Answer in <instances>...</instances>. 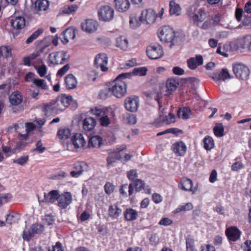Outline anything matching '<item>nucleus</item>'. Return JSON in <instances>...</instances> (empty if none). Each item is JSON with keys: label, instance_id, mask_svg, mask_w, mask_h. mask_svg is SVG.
<instances>
[{"label": "nucleus", "instance_id": "obj_1", "mask_svg": "<svg viewBox=\"0 0 251 251\" xmlns=\"http://www.w3.org/2000/svg\"><path fill=\"white\" fill-rule=\"evenodd\" d=\"M131 76V74L130 73H122L112 82L109 90L114 96L117 98H121L126 94L127 85L124 80L129 78Z\"/></svg>", "mask_w": 251, "mask_h": 251}, {"label": "nucleus", "instance_id": "obj_2", "mask_svg": "<svg viewBox=\"0 0 251 251\" xmlns=\"http://www.w3.org/2000/svg\"><path fill=\"white\" fill-rule=\"evenodd\" d=\"M156 17V13L153 9H146L142 11L139 21H137L135 17H132L130 19L129 23L133 27H136L139 26L142 23H145L147 24L153 23Z\"/></svg>", "mask_w": 251, "mask_h": 251}, {"label": "nucleus", "instance_id": "obj_3", "mask_svg": "<svg viewBox=\"0 0 251 251\" xmlns=\"http://www.w3.org/2000/svg\"><path fill=\"white\" fill-rule=\"evenodd\" d=\"M187 14L190 20L198 26H200L206 16L205 12L202 8H198L195 5L191 6L187 9Z\"/></svg>", "mask_w": 251, "mask_h": 251}, {"label": "nucleus", "instance_id": "obj_4", "mask_svg": "<svg viewBox=\"0 0 251 251\" xmlns=\"http://www.w3.org/2000/svg\"><path fill=\"white\" fill-rule=\"evenodd\" d=\"M159 31L158 37L161 41L171 43V46L178 43V37L175 35L173 29L169 26H164Z\"/></svg>", "mask_w": 251, "mask_h": 251}, {"label": "nucleus", "instance_id": "obj_5", "mask_svg": "<svg viewBox=\"0 0 251 251\" xmlns=\"http://www.w3.org/2000/svg\"><path fill=\"white\" fill-rule=\"evenodd\" d=\"M49 59L52 64H62L69 60L70 55L67 51H60L50 54Z\"/></svg>", "mask_w": 251, "mask_h": 251}, {"label": "nucleus", "instance_id": "obj_6", "mask_svg": "<svg viewBox=\"0 0 251 251\" xmlns=\"http://www.w3.org/2000/svg\"><path fill=\"white\" fill-rule=\"evenodd\" d=\"M148 56L151 59H157L161 58L164 54L162 47L157 43L151 44L148 46L146 49Z\"/></svg>", "mask_w": 251, "mask_h": 251}, {"label": "nucleus", "instance_id": "obj_7", "mask_svg": "<svg viewBox=\"0 0 251 251\" xmlns=\"http://www.w3.org/2000/svg\"><path fill=\"white\" fill-rule=\"evenodd\" d=\"M233 71L236 77L240 79L246 80L250 76V70L245 65L241 63L234 64Z\"/></svg>", "mask_w": 251, "mask_h": 251}, {"label": "nucleus", "instance_id": "obj_8", "mask_svg": "<svg viewBox=\"0 0 251 251\" xmlns=\"http://www.w3.org/2000/svg\"><path fill=\"white\" fill-rule=\"evenodd\" d=\"M114 11L108 5L101 6L98 10L100 20L104 22H109L114 17Z\"/></svg>", "mask_w": 251, "mask_h": 251}, {"label": "nucleus", "instance_id": "obj_9", "mask_svg": "<svg viewBox=\"0 0 251 251\" xmlns=\"http://www.w3.org/2000/svg\"><path fill=\"white\" fill-rule=\"evenodd\" d=\"M73 168L75 169L70 172V175L72 177H78L84 172H87L89 170V166L87 163L83 161L77 162L74 164Z\"/></svg>", "mask_w": 251, "mask_h": 251}, {"label": "nucleus", "instance_id": "obj_10", "mask_svg": "<svg viewBox=\"0 0 251 251\" xmlns=\"http://www.w3.org/2000/svg\"><path fill=\"white\" fill-rule=\"evenodd\" d=\"M108 63V57L104 53H100L95 57L94 65L96 68H100L101 71L106 72L108 68L106 66Z\"/></svg>", "mask_w": 251, "mask_h": 251}, {"label": "nucleus", "instance_id": "obj_11", "mask_svg": "<svg viewBox=\"0 0 251 251\" xmlns=\"http://www.w3.org/2000/svg\"><path fill=\"white\" fill-rule=\"evenodd\" d=\"M57 201L58 206L62 209H64L71 203L72 201V195L68 192L58 195Z\"/></svg>", "mask_w": 251, "mask_h": 251}, {"label": "nucleus", "instance_id": "obj_12", "mask_svg": "<svg viewBox=\"0 0 251 251\" xmlns=\"http://www.w3.org/2000/svg\"><path fill=\"white\" fill-rule=\"evenodd\" d=\"M81 28L83 31L87 33H92L96 31L98 27V24L97 21L88 19L85 20L81 23Z\"/></svg>", "mask_w": 251, "mask_h": 251}, {"label": "nucleus", "instance_id": "obj_13", "mask_svg": "<svg viewBox=\"0 0 251 251\" xmlns=\"http://www.w3.org/2000/svg\"><path fill=\"white\" fill-rule=\"evenodd\" d=\"M126 109L130 112H136L139 106V100L136 97H128L125 100Z\"/></svg>", "mask_w": 251, "mask_h": 251}, {"label": "nucleus", "instance_id": "obj_14", "mask_svg": "<svg viewBox=\"0 0 251 251\" xmlns=\"http://www.w3.org/2000/svg\"><path fill=\"white\" fill-rule=\"evenodd\" d=\"M58 195L59 193L57 190H52L48 193H44V199L40 200L39 198H38L39 202L40 204L42 202L53 203L57 200Z\"/></svg>", "mask_w": 251, "mask_h": 251}, {"label": "nucleus", "instance_id": "obj_15", "mask_svg": "<svg viewBox=\"0 0 251 251\" xmlns=\"http://www.w3.org/2000/svg\"><path fill=\"white\" fill-rule=\"evenodd\" d=\"M75 37V31L72 28H67L60 35V38L64 44L69 42L70 39H74Z\"/></svg>", "mask_w": 251, "mask_h": 251}, {"label": "nucleus", "instance_id": "obj_16", "mask_svg": "<svg viewBox=\"0 0 251 251\" xmlns=\"http://www.w3.org/2000/svg\"><path fill=\"white\" fill-rule=\"evenodd\" d=\"M188 67L191 70H194L198 66L203 64V58L201 55H197L196 57H191L187 61Z\"/></svg>", "mask_w": 251, "mask_h": 251}, {"label": "nucleus", "instance_id": "obj_17", "mask_svg": "<svg viewBox=\"0 0 251 251\" xmlns=\"http://www.w3.org/2000/svg\"><path fill=\"white\" fill-rule=\"evenodd\" d=\"M175 121V116L171 113H169L168 115L163 113L160 114L159 117L156 120L158 124H165L167 125L174 123Z\"/></svg>", "mask_w": 251, "mask_h": 251}, {"label": "nucleus", "instance_id": "obj_18", "mask_svg": "<svg viewBox=\"0 0 251 251\" xmlns=\"http://www.w3.org/2000/svg\"><path fill=\"white\" fill-rule=\"evenodd\" d=\"M42 111L46 116H49L52 115H55L57 113L55 102L54 100H51L49 103L45 104L43 108Z\"/></svg>", "mask_w": 251, "mask_h": 251}, {"label": "nucleus", "instance_id": "obj_19", "mask_svg": "<svg viewBox=\"0 0 251 251\" xmlns=\"http://www.w3.org/2000/svg\"><path fill=\"white\" fill-rule=\"evenodd\" d=\"M240 231L235 227L228 228L226 230V234L229 240L235 241L240 236Z\"/></svg>", "mask_w": 251, "mask_h": 251}, {"label": "nucleus", "instance_id": "obj_20", "mask_svg": "<svg viewBox=\"0 0 251 251\" xmlns=\"http://www.w3.org/2000/svg\"><path fill=\"white\" fill-rule=\"evenodd\" d=\"M122 209L116 204L109 206L108 214L112 219H117L122 214Z\"/></svg>", "mask_w": 251, "mask_h": 251}, {"label": "nucleus", "instance_id": "obj_21", "mask_svg": "<svg viewBox=\"0 0 251 251\" xmlns=\"http://www.w3.org/2000/svg\"><path fill=\"white\" fill-rule=\"evenodd\" d=\"M23 100L22 94L18 91L12 93L9 96V101L12 105H19L22 103Z\"/></svg>", "mask_w": 251, "mask_h": 251}, {"label": "nucleus", "instance_id": "obj_22", "mask_svg": "<svg viewBox=\"0 0 251 251\" xmlns=\"http://www.w3.org/2000/svg\"><path fill=\"white\" fill-rule=\"evenodd\" d=\"M11 24L13 28L20 29L25 26V20L23 17H13L11 19Z\"/></svg>", "mask_w": 251, "mask_h": 251}, {"label": "nucleus", "instance_id": "obj_23", "mask_svg": "<svg viewBox=\"0 0 251 251\" xmlns=\"http://www.w3.org/2000/svg\"><path fill=\"white\" fill-rule=\"evenodd\" d=\"M178 187L184 191H193V182L187 178L183 177L181 179Z\"/></svg>", "mask_w": 251, "mask_h": 251}, {"label": "nucleus", "instance_id": "obj_24", "mask_svg": "<svg viewBox=\"0 0 251 251\" xmlns=\"http://www.w3.org/2000/svg\"><path fill=\"white\" fill-rule=\"evenodd\" d=\"M115 8L120 12L126 11L130 6L128 0H115Z\"/></svg>", "mask_w": 251, "mask_h": 251}, {"label": "nucleus", "instance_id": "obj_25", "mask_svg": "<svg viewBox=\"0 0 251 251\" xmlns=\"http://www.w3.org/2000/svg\"><path fill=\"white\" fill-rule=\"evenodd\" d=\"M186 146L182 142H179L175 143L173 146V150L174 152L178 155L182 156L185 153L186 151Z\"/></svg>", "mask_w": 251, "mask_h": 251}, {"label": "nucleus", "instance_id": "obj_26", "mask_svg": "<svg viewBox=\"0 0 251 251\" xmlns=\"http://www.w3.org/2000/svg\"><path fill=\"white\" fill-rule=\"evenodd\" d=\"M73 145L77 148H82L86 144V141L82 134H75L72 139Z\"/></svg>", "mask_w": 251, "mask_h": 251}, {"label": "nucleus", "instance_id": "obj_27", "mask_svg": "<svg viewBox=\"0 0 251 251\" xmlns=\"http://www.w3.org/2000/svg\"><path fill=\"white\" fill-rule=\"evenodd\" d=\"M124 217L126 220L132 221L135 220L138 216V212L132 208H127L124 212Z\"/></svg>", "mask_w": 251, "mask_h": 251}, {"label": "nucleus", "instance_id": "obj_28", "mask_svg": "<svg viewBox=\"0 0 251 251\" xmlns=\"http://www.w3.org/2000/svg\"><path fill=\"white\" fill-rule=\"evenodd\" d=\"M96 121L95 119L92 117L85 118L83 122V128L85 130L91 131L95 126Z\"/></svg>", "mask_w": 251, "mask_h": 251}, {"label": "nucleus", "instance_id": "obj_29", "mask_svg": "<svg viewBox=\"0 0 251 251\" xmlns=\"http://www.w3.org/2000/svg\"><path fill=\"white\" fill-rule=\"evenodd\" d=\"M65 81L66 86L69 89H74L76 87V79L72 74L68 75L65 77Z\"/></svg>", "mask_w": 251, "mask_h": 251}, {"label": "nucleus", "instance_id": "obj_30", "mask_svg": "<svg viewBox=\"0 0 251 251\" xmlns=\"http://www.w3.org/2000/svg\"><path fill=\"white\" fill-rule=\"evenodd\" d=\"M49 2L47 0H36L35 2V8L37 12L46 10L49 7Z\"/></svg>", "mask_w": 251, "mask_h": 251}, {"label": "nucleus", "instance_id": "obj_31", "mask_svg": "<svg viewBox=\"0 0 251 251\" xmlns=\"http://www.w3.org/2000/svg\"><path fill=\"white\" fill-rule=\"evenodd\" d=\"M102 144V139L100 136L92 137L89 141V146L93 148H100Z\"/></svg>", "mask_w": 251, "mask_h": 251}, {"label": "nucleus", "instance_id": "obj_32", "mask_svg": "<svg viewBox=\"0 0 251 251\" xmlns=\"http://www.w3.org/2000/svg\"><path fill=\"white\" fill-rule=\"evenodd\" d=\"M117 46L122 50H126L128 47V41L124 37H119L116 40Z\"/></svg>", "mask_w": 251, "mask_h": 251}, {"label": "nucleus", "instance_id": "obj_33", "mask_svg": "<svg viewBox=\"0 0 251 251\" xmlns=\"http://www.w3.org/2000/svg\"><path fill=\"white\" fill-rule=\"evenodd\" d=\"M191 112V109L189 107H181L178 109L177 115L179 118L187 119L189 117Z\"/></svg>", "mask_w": 251, "mask_h": 251}, {"label": "nucleus", "instance_id": "obj_34", "mask_svg": "<svg viewBox=\"0 0 251 251\" xmlns=\"http://www.w3.org/2000/svg\"><path fill=\"white\" fill-rule=\"evenodd\" d=\"M203 147L207 151H210L214 147V142L213 138L209 136H206L203 139Z\"/></svg>", "mask_w": 251, "mask_h": 251}, {"label": "nucleus", "instance_id": "obj_35", "mask_svg": "<svg viewBox=\"0 0 251 251\" xmlns=\"http://www.w3.org/2000/svg\"><path fill=\"white\" fill-rule=\"evenodd\" d=\"M57 136L60 139L66 140L71 136L70 130L69 128H61L58 130Z\"/></svg>", "mask_w": 251, "mask_h": 251}, {"label": "nucleus", "instance_id": "obj_36", "mask_svg": "<svg viewBox=\"0 0 251 251\" xmlns=\"http://www.w3.org/2000/svg\"><path fill=\"white\" fill-rule=\"evenodd\" d=\"M19 219V214L16 213L9 214L6 216V222L9 225L17 222Z\"/></svg>", "mask_w": 251, "mask_h": 251}, {"label": "nucleus", "instance_id": "obj_37", "mask_svg": "<svg viewBox=\"0 0 251 251\" xmlns=\"http://www.w3.org/2000/svg\"><path fill=\"white\" fill-rule=\"evenodd\" d=\"M170 9L169 12L171 15L176 14V15H179L180 8L178 4H176L174 1L170 2Z\"/></svg>", "mask_w": 251, "mask_h": 251}, {"label": "nucleus", "instance_id": "obj_38", "mask_svg": "<svg viewBox=\"0 0 251 251\" xmlns=\"http://www.w3.org/2000/svg\"><path fill=\"white\" fill-rule=\"evenodd\" d=\"M124 148L122 149H117L116 150H109L107 151L109 154H111L113 155L114 157L117 160H120L122 158V156L123 155V153L122 152V151Z\"/></svg>", "mask_w": 251, "mask_h": 251}, {"label": "nucleus", "instance_id": "obj_39", "mask_svg": "<svg viewBox=\"0 0 251 251\" xmlns=\"http://www.w3.org/2000/svg\"><path fill=\"white\" fill-rule=\"evenodd\" d=\"M224 130L222 124H217L213 128L214 134L218 137H222L224 135Z\"/></svg>", "mask_w": 251, "mask_h": 251}, {"label": "nucleus", "instance_id": "obj_40", "mask_svg": "<svg viewBox=\"0 0 251 251\" xmlns=\"http://www.w3.org/2000/svg\"><path fill=\"white\" fill-rule=\"evenodd\" d=\"M178 84V83L174 79H169L166 82V87L168 91H175Z\"/></svg>", "mask_w": 251, "mask_h": 251}, {"label": "nucleus", "instance_id": "obj_41", "mask_svg": "<svg viewBox=\"0 0 251 251\" xmlns=\"http://www.w3.org/2000/svg\"><path fill=\"white\" fill-rule=\"evenodd\" d=\"M147 69L146 67L135 68L133 69L131 74L135 75L144 76L146 75Z\"/></svg>", "mask_w": 251, "mask_h": 251}, {"label": "nucleus", "instance_id": "obj_42", "mask_svg": "<svg viewBox=\"0 0 251 251\" xmlns=\"http://www.w3.org/2000/svg\"><path fill=\"white\" fill-rule=\"evenodd\" d=\"M33 84L38 88H41L43 90L48 89V86L44 79L36 78V80H34Z\"/></svg>", "mask_w": 251, "mask_h": 251}, {"label": "nucleus", "instance_id": "obj_43", "mask_svg": "<svg viewBox=\"0 0 251 251\" xmlns=\"http://www.w3.org/2000/svg\"><path fill=\"white\" fill-rule=\"evenodd\" d=\"M31 229L34 234H40L44 230V226L41 224H34L32 225Z\"/></svg>", "mask_w": 251, "mask_h": 251}, {"label": "nucleus", "instance_id": "obj_44", "mask_svg": "<svg viewBox=\"0 0 251 251\" xmlns=\"http://www.w3.org/2000/svg\"><path fill=\"white\" fill-rule=\"evenodd\" d=\"M11 48L8 46H2L0 48V55L5 57L11 55Z\"/></svg>", "mask_w": 251, "mask_h": 251}, {"label": "nucleus", "instance_id": "obj_45", "mask_svg": "<svg viewBox=\"0 0 251 251\" xmlns=\"http://www.w3.org/2000/svg\"><path fill=\"white\" fill-rule=\"evenodd\" d=\"M34 233L32 230L31 227L27 230H25L23 232V238L24 240L29 241L34 236Z\"/></svg>", "mask_w": 251, "mask_h": 251}, {"label": "nucleus", "instance_id": "obj_46", "mask_svg": "<svg viewBox=\"0 0 251 251\" xmlns=\"http://www.w3.org/2000/svg\"><path fill=\"white\" fill-rule=\"evenodd\" d=\"M58 99L66 108L68 107L73 101V98L71 96H63Z\"/></svg>", "mask_w": 251, "mask_h": 251}, {"label": "nucleus", "instance_id": "obj_47", "mask_svg": "<svg viewBox=\"0 0 251 251\" xmlns=\"http://www.w3.org/2000/svg\"><path fill=\"white\" fill-rule=\"evenodd\" d=\"M77 8L78 6L76 4L68 5L64 8L62 12L65 14H68L75 11Z\"/></svg>", "mask_w": 251, "mask_h": 251}, {"label": "nucleus", "instance_id": "obj_48", "mask_svg": "<svg viewBox=\"0 0 251 251\" xmlns=\"http://www.w3.org/2000/svg\"><path fill=\"white\" fill-rule=\"evenodd\" d=\"M28 160V156L27 155L21 156L17 159H14L13 162L20 165H24Z\"/></svg>", "mask_w": 251, "mask_h": 251}, {"label": "nucleus", "instance_id": "obj_49", "mask_svg": "<svg viewBox=\"0 0 251 251\" xmlns=\"http://www.w3.org/2000/svg\"><path fill=\"white\" fill-rule=\"evenodd\" d=\"M126 122L129 125H134L137 122L136 117L133 114H128L125 118Z\"/></svg>", "mask_w": 251, "mask_h": 251}, {"label": "nucleus", "instance_id": "obj_50", "mask_svg": "<svg viewBox=\"0 0 251 251\" xmlns=\"http://www.w3.org/2000/svg\"><path fill=\"white\" fill-rule=\"evenodd\" d=\"M134 185L135 187L136 191L139 192L144 188L145 183L140 179H137L134 181Z\"/></svg>", "mask_w": 251, "mask_h": 251}, {"label": "nucleus", "instance_id": "obj_51", "mask_svg": "<svg viewBox=\"0 0 251 251\" xmlns=\"http://www.w3.org/2000/svg\"><path fill=\"white\" fill-rule=\"evenodd\" d=\"M186 240V251H195L194 247V240L190 237H187Z\"/></svg>", "mask_w": 251, "mask_h": 251}, {"label": "nucleus", "instance_id": "obj_52", "mask_svg": "<svg viewBox=\"0 0 251 251\" xmlns=\"http://www.w3.org/2000/svg\"><path fill=\"white\" fill-rule=\"evenodd\" d=\"M38 74L40 75V76H44L45 74L47 73V67L45 65H42L39 67H35Z\"/></svg>", "mask_w": 251, "mask_h": 251}, {"label": "nucleus", "instance_id": "obj_53", "mask_svg": "<svg viewBox=\"0 0 251 251\" xmlns=\"http://www.w3.org/2000/svg\"><path fill=\"white\" fill-rule=\"evenodd\" d=\"M127 175L129 179L132 181L137 179L136 178L138 177L137 172L135 170L129 171L127 172Z\"/></svg>", "mask_w": 251, "mask_h": 251}, {"label": "nucleus", "instance_id": "obj_54", "mask_svg": "<svg viewBox=\"0 0 251 251\" xmlns=\"http://www.w3.org/2000/svg\"><path fill=\"white\" fill-rule=\"evenodd\" d=\"M11 197V195L9 194H0V206L2 205L3 203L7 202Z\"/></svg>", "mask_w": 251, "mask_h": 251}, {"label": "nucleus", "instance_id": "obj_55", "mask_svg": "<svg viewBox=\"0 0 251 251\" xmlns=\"http://www.w3.org/2000/svg\"><path fill=\"white\" fill-rule=\"evenodd\" d=\"M219 75H221V79L223 81L230 78V74L226 69H223L221 74H219Z\"/></svg>", "mask_w": 251, "mask_h": 251}, {"label": "nucleus", "instance_id": "obj_56", "mask_svg": "<svg viewBox=\"0 0 251 251\" xmlns=\"http://www.w3.org/2000/svg\"><path fill=\"white\" fill-rule=\"evenodd\" d=\"M104 189L105 193L108 194H111L114 191V186L110 182H107L104 185Z\"/></svg>", "mask_w": 251, "mask_h": 251}, {"label": "nucleus", "instance_id": "obj_57", "mask_svg": "<svg viewBox=\"0 0 251 251\" xmlns=\"http://www.w3.org/2000/svg\"><path fill=\"white\" fill-rule=\"evenodd\" d=\"M36 148L33 150V151H36L39 152V153H42L46 150V148L43 147V144L41 142V140L38 141L36 143Z\"/></svg>", "mask_w": 251, "mask_h": 251}, {"label": "nucleus", "instance_id": "obj_58", "mask_svg": "<svg viewBox=\"0 0 251 251\" xmlns=\"http://www.w3.org/2000/svg\"><path fill=\"white\" fill-rule=\"evenodd\" d=\"M243 167L244 165L241 162H236L231 166V170L233 171H238Z\"/></svg>", "mask_w": 251, "mask_h": 251}, {"label": "nucleus", "instance_id": "obj_59", "mask_svg": "<svg viewBox=\"0 0 251 251\" xmlns=\"http://www.w3.org/2000/svg\"><path fill=\"white\" fill-rule=\"evenodd\" d=\"M117 160L114 157L113 155L109 154V155L107 157V166L108 168L113 166V164Z\"/></svg>", "mask_w": 251, "mask_h": 251}, {"label": "nucleus", "instance_id": "obj_60", "mask_svg": "<svg viewBox=\"0 0 251 251\" xmlns=\"http://www.w3.org/2000/svg\"><path fill=\"white\" fill-rule=\"evenodd\" d=\"M110 92L111 93V91L109 90V87L101 90L100 92L99 95L101 99H105L109 96V93Z\"/></svg>", "mask_w": 251, "mask_h": 251}, {"label": "nucleus", "instance_id": "obj_61", "mask_svg": "<svg viewBox=\"0 0 251 251\" xmlns=\"http://www.w3.org/2000/svg\"><path fill=\"white\" fill-rule=\"evenodd\" d=\"M69 65L66 64L58 71L57 75L60 76H63L69 70Z\"/></svg>", "mask_w": 251, "mask_h": 251}, {"label": "nucleus", "instance_id": "obj_62", "mask_svg": "<svg viewBox=\"0 0 251 251\" xmlns=\"http://www.w3.org/2000/svg\"><path fill=\"white\" fill-rule=\"evenodd\" d=\"M100 124L101 126H105L110 124L109 118L107 116H102L100 118Z\"/></svg>", "mask_w": 251, "mask_h": 251}, {"label": "nucleus", "instance_id": "obj_63", "mask_svg": "<svg viewBox=\"0 0 251 251\" xmlns=\"http://www.w3.org/2000/svg\"><path fill=\"white\" fill-rule=\"evenodd\" d=\"M54 101L55 102V106L56 107L57 112L59 111L63 110L66 108L59 99L54 100Z\"/></svg>", "mask_w": 251, "mask_h": 251}, {"label": "nucleus", "instance_id": "obj_64", "mask_svg": "<svg viewBox=\"0 0 251 251\" xmlns=\"http://www.w3.org/2000/svg\"><path fill=\"white\" fill-rule=\"evenodd\" d=\"M45 224H47L48 226L52 225L54 223V219L50 215H48L45 216L44 219Z\"/></svg>", "mask_w": 251, "mask_h": 251}]
</instances>
